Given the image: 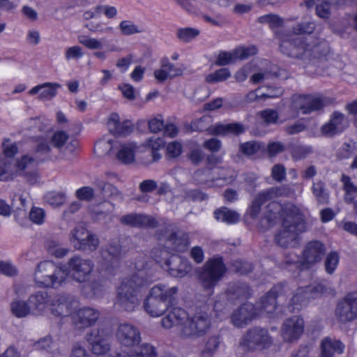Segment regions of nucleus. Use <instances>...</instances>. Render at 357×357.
Here are the masks:
<instances>
[{
	"instance_id": "nucleus-1",
	"label": "nucleus",
	"mask_w": 357,
	"mask_h": 357,
	"mask_svg": "<svg viewBox=\"0 0 357 357\" xmlns=\"http://www.w3.org/2000/svg\"><path fill=\"white\" fill-rule=\"evenodd\" d=\"M314 29L313 23L298 24L292 34L278 35L280 51L289 56L303 60L324 59L329 53L328 45L324 42L312 44L311 38L302 36L312 33Z\"/></svg>"
},
{
	"instance_id": "nucleus-2",
	"label": "nucleus",
	"mask_w": 357,
	"mask_h": 357,
	"mask_svg": "<svg viewBox=\"0 0 357 357\" xmlns=\"http://www.w3.org/2000/svg\"><path fill=\"white\" fill-rule=\"evenodd\" d=\"M27 130L40 132L36 136V145L34 151L35 165L38 162L55 160L56 154L53 148L60 149L68 139V134L62 130H50L47 123L40 118L30 119L24 123Z\"/></svg>"
},
{
	"instance_id": "nucleus-3",
	"label": "nucleus",
	"mask_w": 357,
	"mask_h": 357,
	"mask_svg": "<svg viewBox=\"0 0 357 357\" xmlns=\"http://www.w3.org/2000/svg\"><path fill=\"white\" fill-rule=\"evenodd\" d=\"M162 324L167 328L176 325H184L183 335L185 337H198L208 330L210 322L206 314H197L190 320L188 319L186 312L179 307L173 308L162 320Z\"/></svg>"
},
{
	"instance_id": "nucleus-4",
	"label": "nucleus",
	"mask_w": 357,
	"mask_h": 357,
	"mask_svg": "<svg viewBox=\"0 0 357 357\" xmlns=\"http://www.w3.org/2000/svg\"><path fill=\"white\" fill-rule=\"evenodd\" d=\"M116 337L123 347V352L116 357H155L153 347L149 344L138 346L140 336L137 330L130 324L119 326Z\"/></svg>"
},
{
	"instance_id": "nucleus-5",
	"label": "nucleus",
	"mask_w": 357,
	"mask_h": 357,
	"mask_svg": "<svg viewBox=\"0 0 357 357\" xmlns=\"http://www.w3.org/2000/svg\"><path fill=\"white\" fill-rule=\"evenodd\" d=\"M282 229L276 235L275 239L282 246H287L296 239L297 235L305 231L306 227L300 209L289 205L282 209L280 214Z\"/></svg>"
},
{
	"instance_id": "nucleus-6",
	"label": "nucleus",
	"mask_w": 357,
	"mask_h": 357,
	"mask_svg": "<svg viewBox=\"0 0 357 357\" xmlns=\"http://www.w3.org/2000/svg\"><path fill=\"white\" fill-rule=\"evenodd\" d=\"M146 283L144 271H139L136 275L123 280L117 290L119 305L126 310H133L139 303L142 290Z\"/></svg>"
},
{
	"instance_id": "nucleus-7",
	"label": "nucleus",
	"mask_w": 357,
	"mask_h": 357,
	"mask_svg": "<svg viewBox=\"0 0 357 357\" xmlns=\"http://www.w3.org/2000/svg\"><path fill=\"white\" fill-rule=\"evenodd\" d=\"M280 287H275L268 294L263 297L255 307L252 304L246 303L238 311L235 312L232 316V321L234 325L238 327L243 326L247 321H250L254 317L264 313H272L276 309L275 298L276 292Z\"/></svg>"
},
{
	"instance_id": "nucleus-8",
	"label": "nucleus",
	"mask_w": 357,
	"mask_h": 357,
	"mask_svg": "<svg viewBox=\"0 0 357 357\" xmlns=\"http://www.w3.org/2000/svg\"><path fill=\"white\" fill-rule=\"evenodd\" d=\"M24 175L32 182L37 176L35 160L33 157L25 155L13 163L10 161H0V181H7L13 180L18 176Z\"/></svg>"
},
{
	"instance_id": "nucleus-9",
	"label": "nucleus",
	"mask_w": 357,
	"mask_h": 357,
	"mask_svg": "<svg viewBox=\"0 0 357 357\" xmlns=\"http://www.w3.org/2000/svg\"><path fill=\"white\" fill-rule=\"evenodd\" d=\"M67 275L66 269L56 266L51 261H43L38 264L33 280L38 287L56 288L65 282Z\"/></svg>"
},
{
	"instance_id": "nucleus-10",
	"label": "nucleus",
	"mask_w": 357,
	"mask_h": 357,
	"mask_svg": "<svg viewBox=\"0 0 357 357\" xmlns=\"http://www.w3.org/2000/svg\"><path fill=\"white\" fill-rule=\"evenodd\" d=\"M29 302L31 305L33 314H42L50 310L54 315L63 317H67L70 313L69 305L73 304L65 296H61L49 304L46 293L31 295Z\"/></svg>"
},
{
	"instance_id": "nucleus-11",
	"label": "nucleus",
	"mask_w": 357,
	"mask_h": 357,
	"mask_svg": "<svg viewBox=\"0 0 357 357\" xmlns=\"http://www.w3.org/2000/svg\"><path fill=\"white\" fill-rule=\"evenodd\" d=\"M177 291L176 287L165 289L164 286L156 285L150 291L144 307L146 311L152 317H159L167 308V301Z\"/></svg>"
},
{
	"instance_id": "nucleus-12",
	"label": "nucleus",
	"mask_w": 357,
	"mask_h": 357,
	"mask_svg": "<svg viewBox=\"0 0 357 357\" xmlns=\"http://www.w3.org/2000/svg\"><path fill=\"white\" fill-rule=\"evenodd\" d=\"M78 42L86 48L93 51V56L99 60L105 61L110 52H119L120 49L114 44L109 43L104 38H95L86 35H80Z\"/></svg>"
},
{
	"instance_id": "nucleus-13",
	"label": "nucleus",
	"mask_w": 357,
	"mask_h": 357,
	"mask_svg": "<svg viewBox=\"0 0 357 357\" xmlns=\"http://www.w3.org/2000/svg\"><path fill=\"white\" fill-rule=\"evenodd\" d=\"M335 318L341 324L351 321L357 318V294H349L337 303Z\"/></svg>"
},
{
	"instance_id": "nucleus-14",
	"label": "nucleus",
	"mask_w": 357,
	"mask_h": 357,
	"mask_svg": "<svg viewBox=\"0 0 357 357\" xmlns=\"http://www.w3.org/2000/svg\"><path fill=\"white\" fill-rule=\"evenodd\" d=\"M70 241L79 250H94L99 245L98 237L83 226H77L71 231Z\"/></svg>"
},
{
	"instance_id": "nucleus-15",
	"label": "nucleus",
	"mask_w": 357,
	"mask_h": 357,
	"mask_svg": "<svg viewBox=\"0 0 357 357\" xmlns=\"http://www.w3.org/2000/svg\"><path fill=\"white\" fill-rule=\"evenodd\" d=\"M324 102L319 97L313 96L294 95L291 98L290 109L291 116H294L299 112L307 114L314 110L321 109Z\"/></svg>"
},
{
	"instance_id": "nucleus-16",
	"label": "nucleus",
	"mask_w": 357,
	"mask_h": 357,
	"mask_svg": "<svg viewBox=\"0 0 357 357\" xmlns=\"http://www.w3.org/2000/svg\"><path fill=\"white\" fill-rule=\"evenodd\" d=\"M240 344L250 349H264L270 347L272 339L266 330L255 328L250 330L242 338Z\"/></svg>"
},
{
	"instance_id": "nucleus-17",
	"label": "nucleus",
	"mask_w": 357,
	"mask_h": 357,
	"mask_svg": "<svg viewBox=\"0 0 357 357\" xmlns=\"http://www.w3.org/2000/svg\"><path fill=\"white\" fill-rule=\"evenodd\" d=\"M225 273V268L220 258L208 261L200 279L206 288L213 287Z\"/></svg>"
},
{
	"instance_id": "nucleus-18",
	"label": "nucleus",
	"mask_w": 357,
	"mask_h": 357,
	"mask_svg": "<svg viewBox=\"0 0 357 357\" xmlns=\"http://www.w3.org/2000/svg\"><path fill=\"white\" fill-rule=\"evenodd\" d=\"M291 188L281 186L272 188L266 192L259 194L253 201L248 213L252 217H255L259 211L260 205L268 200H273L280 197H287L292 195Z\"/></svg>"
},
{
	"instance_id": "nucleus-19",
	"label": "nucleus",
	"mask_w": 357,
	"mask_h": 357,
	"mask_svg": "<svg viewBox=\"0 0 357 357\" xmlns=\"http://www.w3.org/2000/svg\"><path fill=\"white\" fill-rule=\"evenodd\" d=\"M69 272L71 277L79 282H83L89 279L93 269V264L90 260L79 257H73L69 262Z\"/></svg>"
},
{
	"instance_id": "nucleus-20",
	"label": "nucleus",
	"mask_w": 357,
	"mask_h": 357,
	"mask_svg": "<svg viewBox=\"0 0 357 357\" xmlns=\"http://www.w3.org/2000/svg\"><path fill=\"white\" fill-rule=\"evenodd\" d=\"M226 172L224 169L214 167L204 172H197L195 177L200 183H206L208 187L221 186L223 183H229L233 180L231 178L225 177Z\"/></svg>"
},
{
	"instance_id": "nucleus-21",
	"label": "nucleus",
	"mask_w": 357,
	"mask_h": 357,
	"mask_svg": "<svg viewBox=\"0 0 357 357\" xmlns=\"http://www.w3.org/2000/svg\"><path fill=\"white\" fill-rule=\"evenodd\" d=\"M291 299L289 311L299 310L305 304V299H314L325 294L326 287L321 284L314 287L307 288L305 291L301 289Z\"/></svg>"
},
{
	"instance_id": "nucleus-22",
	"label": "nucleus",
	"mask_w": 357,
	"mask_h": 357,
	"mask_svg": "<svg viewBox=\"0 0 357 357\" xmlns=\"http://www.w3.org/2000/svg\"><path fill=\"white\" fill-rule=\"evenodd\" d=\"M140 152L139 146L133 142L118 140L116 142L114 155L116 159L122 163H133L137 153Z\"/></svg>"
},
{
	"instance_id": "nucleus-23",
	"label": "nucleus",
	"mask_w": 357,
	"mask_h": 357,
	"mask_svg": "<svg viewBox=\"0 0 357 357\" xmlns=\"http://www.w3.org/2000/svg\"><path fill=\"white\" fill-rule=\"evenodd\" d=\"M257 53L255 46L239 47L232 52H220L215 63L218 66H225L235 62L237 59H245Z\"/></svg>"
},
{
	"instance_id": "nucleus-24",
	"label": "nucleus",
	"mask_w": 357,
	"mask_h": 357,
	"mask_svg": "<svg viewBox=\"0 0 357 357\" xmlns=\"http://www.w3.org/2000/svg\"><path fill=\"white\" fill-rule=\"evenodd\" d=\"M68 301L72 302L73 304L69 305L70 313L67 316H72V319L77 327L90 326L98 318V312L91 308H84L76 313H73L72 308L77 307V303L69 299Z\"/></svg>"
},
{
	"instance_id": "nucleus-25",
	"label": "nucleus",
	"mask_w": 357,
	"mask_h": 357,
	"mask_svg": "<svg viewBox=\"0 0 357 357\" xmlns=\"http://www.w3.org/2000/svg\"><path fill=\"white\" fill-rule=\"evenodd\" d=\"M304 322L299 317L287 319L282 328V336L284 341L293 342L298 340L303 332Z\"/></svg>"
},
{
	"instance_id": "nucleus-26",
	"label": "nucleus",
	"mask_w": 357,
	"mask_h": 357,
	"mask_svg": "<svg viewBox=\"0 0 357 357\" xmlns=\"http://www.w3.org/2000/svg\"><path fill=\"white\" fill-rule=\"evenodd\" d=\"M60 84L56 82H45L32 87L29 91L30 96H36L41 100H50L57 94Z\"/></svg>"
},
{
	"instance_id": "nucleus-27",
	"label": "nucleus",
	"mask_w": 357,
	"mask_h": 357,
	"mask_svg": "<svg viewBox=\"0 0 357 357\" xmlns=\"http://www.w3.org/2000/svg\"><path fill=\"white\" fill-rule=\"evenodd\" d=\"M87 340L91 345L92 351L96 355L106 353L109 348V336L103 331H94L87 336Z\"/></svg>"
},
{
	"instance_id": "nucleus-28",
	"label": "nucleus",
	"mask_w": 357,
	"mask_h": 357,
	"mask_svg": "<svg viewBox=\"0 0 357 357\" xmlns=\"http://www.w3.org/2000/svg\"><path fill=\"white\" fill-rule=\"evenodd\" d=\"M348 125L344 115L339 112H334L330 121L321 128V132L326 136H333L342 132Z\"/></svg>"
},
{
	"instance_id": "nucleus-29",
	"label": "nucleus",
	"mask_w": 357,
	"mask_h": 357,
	"mask_svg": "<svg viewBox=\"0 0 357 357\" xmlns=\"http://www.w3.org/2000/svg\"><path fill=\"white\" fill-rule=\"evenodd\" d=\"M182 74V70L170 63L167 58L161 60V67L154 71V77L158 82H163Z\"/></svg>"
},
{
	"instance_id": "nucleus-30",
	"label": "nucleus",
	"mask_w": 357,
	"mask_h": 357,
	"mask_svg": "<svg viewBox=\"0 0 357 357\" xmlns=\"http://www.w3.org/2000/svg\"><path fill=\"white\" fill-rule=\"evenodd\" d=\"M107 126L109 131L115 135H126L131 131V123L130 121H121L116 113L109 115Z\"/></svg>"
},
{
	"instance_id": "nucleus-31",
	"label": "nucleus",
	"mask_w": 357,
	"mask_h": 357,
	"mask_svg": "<svg viewBox=\"0 0 357 357\" xmlns=\"http://www.w3.org/2000/svg\"><path fill=\"white\" fill-rule=\"evenodd\" d=\"M119 181V176L115 173L107 172L96 181L97 186L102 191L105 197L116 196L119 190L113 184Z\"/></svg>"
},
{
	"instance_id": "nucleus-32",
	"label": "nucleus",
	"mask_w": 357,
	"mask_h": 357,
	"mask_svg": "<svg viewBox=\"0 0 357 357\" xmlns=\"http://www.w3.org/2000/svg\"><path fill=\"white\" fill-rule=\"evenodd\" d=\"M164 268H169L174 276L183 277L190 270V266L187 260H181L177 257H173L171 260L166 261L162 264Z\"/></svg>"
},
{
	"instance_id": "nucleus-33",
	"label": "nucleus",
	"mask_w": 357,
	"mask_h": 357,
	"mask_svg": "<svg viewBox=\"0 0 357 357\" xmlns=\"http://www.w3.org/2000/svg\"><path fill=\"white\" fill-rule=\"evenodd\" d=\"M118 140H114L109 136L104 137L96 142L94 146V152L98 157H103L105 155H114L116 149V142Z\"/></svg>"
},
{
	"instance_id": "nucleus-34",
	"label": "nucleus",
	"mask_w": 357,
	"mask_h": 357,
	"mask_svg": "<svg viewBox=\"0 0 357 357\" xmlns=\"http://www.w3.org/2000/svg\"><path fill=\"white\" fill-rule=\"evenodd\" d=\"M165 142L162 138L159 137H151L146 141L139 146L141 152H144L147 149L151 150L152 160L156 161L160 158V154L157 151L163 147Z\"/></svg>"
},
{
	"instance_id": "nucleus-35",
	"label": "nucleus",
	"mask_w": 357,
	"mask_h": 357,
	"mask_svg": "<svg viewBox=\"0 0 357 357\" xmlns=\"http://www.w3.org/2000/svg\"><path fill=\"white\" fill-rule=\"evenodd\" d=\"M343 349L344 346L340 341L327 337L321 342V357H332L335 353H342Z\"/></svg>"
},
{
	"instance_id": "nucleus-36",
	"label": "nucleus",
	"mask_w": 357,
	"mask_h": 357,
	"mask_svg": "<svg viewBox=\"0 0 357 357\" xmlns=\"http://www.w3.org/2000/svg\"><path fill=\"white\" fill-rule=\"evenodd\" d=\"M324 246L321 243L314 241L310 243L303 252L307 263H314L321 259L324 253Z\"/></svg>"
},
{
	"instance_id": "nucleus-37",
	"label": "nucleus",
	"mask_w": 357,
	"mask_h": 357,
	"mask_svg": "<svg viewBox=\"0 0 357 357\" xmlns=\"http://www.w3.org/2000/svg\"><path fill=\"white\" fill-rule=\"evenodd\" d=\"M244 131L239 123L215 124L210 128V132L214 135H238Z\"/></svg>"
},
{
	"instance_id": "nucleus-38",
	"label": "nucleus",
	"mask_w": 357,
	"mask_h": 357,
	"mask_svg": "<svg viewBox=\"0 0 357 357\" xmlns=\"http://www.w3.org/2000/svg\"><path fill=\"white\" fill-rule=\"evenodd\" d=\"M283 89L282 88H277L275 93H264L261 88L255 91H250L246 96L248 102L261 101L267 98H275L282 96Z\"/></svg>"
},
{
	"instance_id": "nucleus-39",
	"label": "nucleus",
	"mask_w": 357,
	"mask_h": 357,
	"mask_svg": "<svg viewBox=\"0 0 357 357\" xmlns=\"http://www.w3.org/2000/svg\"><path fill=\"white\" fill-rule=\"evenodd\" d=\"M215 218L217 220L226 222L227 224H234L238 222L240 215L234 211L227 208H222L216 210L214 212Z\"/></svg>"
},
{
	"instance_id": "nucleus-40",
	"label": "nucleus",
	"mask_w": 357,
	"mask_h": 357,
	"mask_svg": "<svg viewBox=\"0 0 357 357\" xmlns=\"http://www.w3.org/2000/svg\"><path fill=\"white\" fill-rule=\"evenodd\" d=\"M12 313L17 317L22 318L32 314L31 305L21 300H15L11 303Z\"/></svg>"
},
{
	"instance_id": "nucleus-41",
	"label": "nucleus",
	"mask_w": 357,
	"mask_h": 357,
	"mask_svg": "<svg viewBox=\"0 0 357 357\" xmlns=\"http://www.w3.org/2000/svg\"><path fill=\"white\" fill-rule=\"evenodd\" d=\"M342 181L345 192L344 199L347 202H352L357 197V187L355 186L347 176H342Z\"/></svg>"
},
{
	"instance_id": "nucleus-42",
	"label": "nucleus",
	"mask_w": 357,
	"mask_h": 357,
	"mask_svg": "<svg viewBox=\"0 0 357 357\" xmlns=\"http://www.w3.org/2000/svg\"><path fill=\"white\" fill-rule=\"evenodd\" d=\"M200 33L198 29L192 27H185L178 29L177 36L183 42H190L197 38Z\"/></svg>"
},
{
	"instance_id": "nucleus-43",
	"label": "nucleus",
	"mask_w": 357,
	"mask_h": 357,
	"mask_svg": "<svg viewBox=\"0 0 357 357\" xmlns=\"http://www.w3.org/2000/svg\"><path fill=\"white\" fill-rule=\"evenodd\" d=\"M119 29L122 35L130 36L141 31L138 25L130 20H123L119 24Z\"/></svg>"
},
{
	"instance_id": "nucleus-44",
	"label": "nucleus",
	"mask_w": 357,
	"mask_h": 357,
	"mask_svg": "<svg viewBox=\"0 0 357 357\" xmlns=\"http://www.w3.org/2000/svg\"><path fill=\"white\" fill-rule=\"evenodd\" d=\"M261 119L266 123H281L283 122L277 111L272 109H266L259 113Z\"/></svg>"
},
{
	"instance_id": "nucleus-45",
	"label": "nucleus",
	"mask_w": 357,
	"mask_h": 357,
	"mask_svg": "<svg viewBox=\"0 0 357 357\" xmlns=\"http://www.w3.org/2000/svg\"><path fill=\"white\" fill-rule=\"evenodd\" d=\"M148 127L151 132H158L165 128L164 118L161 114L151 116L148 120Z\"/></svg>"
},
{
	"instance_id": "nucleus-46",
	"label": "nucleus",
	"mask_w": 357,
	"mask_h": 357,
	"mask_svg": "<svg viewBox=\"0 0 357 357\" xmlns=\"http://www.w3.org/2000/svg\"><path fill=\"white\" fill-rule=\"evenodd\" d=\"M231 75L230 72L227 68H221L215 72L209 74L206 77V81L208 83H215L223 82Z\"/></svg>"
},
{
	"instance_id": "nucleus-47",
	"label": "nucleus",
	"mask_w": 357,
	"mask_h": 357,
	"mask_svg": "<svg viewBox=\"0 0 357 357\" xmlns=\"http://www.w3.org/2000/svg\"><path fill=\"white\" fill-rule=\"evenodd\" d=\"M3 153L6 158H13L19 151L17 143L9 139H4L2 142Z\"/></svg>"
},
{
	"instance_id": "nucleus-48",
	"label": "nucleus",
	"mask_w": 357,
	"mask_h": 357,
	"mask_svg": "<svg viewBox=\"0 0 357 357\" xmlns=\"http://www.w3.org/2000/svg\"><path fill=\"white\" fill-rule=\"evenodd\" d=\"M169 241L174 245V249L181 252L183 251L189 243L187 236L181 234L178 236L177 234L172 236Z\"/></svg>"
},
{
	"instance_id": "nucleus-49",
	"label": "nucleus",
	"mask_w": 357,
	"mask_h": 357,
	"mask_svg": "<svg viewBox=\"0 0 357 357\" xmlns=\"http://www.w3.org/2000/svg\"><path fill=\"white\" fill-rule=\"evenodd\" d=\"M339 264V256L335 252H330L325 260V268L328 273H333Z\"/></svg>"
},
{
	"instance_id": "nucleus-50",
	"label": "nucleus",
	"mask_w": 357,
	"mask_h": 357,
	"mask_svg": "<svg viewBox=\"0 0 357 357\" xmlns=\"http://www.w3.org/2000/svg\"><path fill=\"white\" fill-rule=\"evenodd\" d=\"M146 217L142 215L130 214L122 218L123 223L131 225H141L146 223Z\"/></svg>"
},
{
	"instance_id": "nucleus-51",
	"label": "nucleus",
	"mask_w": 357,
	"mask_h": 357,
	"mask_svg": "<svg viewBox=\"0 0 357 357\" xmlns=\"http://www.w3.org/2000/svg\"><path fill=\"white\" fill-rule=\"evenodd\" d=\"M118 89L122 96L128 100H134L136 96V91L134 86L128 83H123L119 85Z\"/></svg>"
},
{
	"instance_id": "nucleus-52",
	"label": "nucleus",
	"mask_w": 357,
	"mask_h": 357,
	"mask_svg": "<svg viewBox=\"0 0 357 357\" xmlns=\"http://www.w3.org/2000/svg\"><path fill=\"white\" fill-rule=\"evenodd\" d=\"M29 218L33 223L41 225L45 221V211L40 208L33 207L30 211Z\"/></svg>"
},
{
	"instance_id": "nucleus-53",
	"label": "nucleus",
	"mask_w": 357,
	"mask_h": 357,
	"mask_svg": "<svg viewBox=\"0 0 357 357\" xmlns=\"http://www.w3.org/2000/svg\"><path fill=\"white\" fill-rule=\"evenodd\" d=\"M133 61L132 54L127 55L124 57L119 59L116 61V66L121 73H126L130 68Z\"/></svg>"
},
{
	"instance_id": "nucleus-54",
	"label": "nucleus",
	"mask_w": 357,
	"mask_h": 357,
	"mask_svg": "<svg viewBox=\"0 0 357 357\" xmlns=\"http://www.w3.org/2000/svg\"><path fill=\"white\" fill-rule=\"evenodd\" d=\"M260 146L255 142H249L242 144L240 146L241 151L248 155H251L259 151Z\"/></svg>"
},
{
	"instance_id": "nucleus-55",
	"label": "nucleus",
	"mask_w": 357,
	"mask_h": 357,
	"mask_svg": "<svg viewBox=\"0 0 357 357\" xmlns=\"http://www.w3.org/2000/svg\"><path fill=\"white\" fill-rule=\"evenodd\" d=\"M182 152V146L180 142H172L167 146V153L170 158H176Z\"/></svg>"
},
{
	"instance_id": "nucleus-56",
	"label": "nucleus",
	"mask_w": 357,
	"mask_h": 357,
	"mask_svg": "<svg viewBox=\"0 0 357 357\" xmlns=\"http://www.w3.org/2000/svg\"><path fill=\"white\" fill-rule=\"evenodd\" d=\"M48 251L51 255L56 257H63L68 252L66 249L62 248L59 244L54 241L49 243Z\"/></svg>"
},
{
	"instance_id": "nucleus-57",
	"label": "nucleus",
	"mask_w": 357,
	"mask_h": 357,
	"mask_svg": "<svg viewBox=\"0 0 357 357\" xmlns=\"http://www.w3.org/2000/svg\"><path fill=\"white\" fill-rule=\"evenodd\" d=\"M47 201L52 206H59L64 203L66 199L63 194L50 192L46 196Z\"/></svg>"
},
{
	"instance_id": "nucleus-58",
	"label": "nucleus",
	"mask_w": 357,
	"mask_h": 357,
	"mask_svg": "<svg viewBox=\"0 0 357 357\" xmlns=\"http://www.w3.org/2000/svg\"><path fill=\"white\" fill-rule=\"evenodd\" d=\"M94 195V192L92 188L84 186L80 188L76 191V196L80 200L88 201L91 199Z\"/></svg>"
},
{
	"instance_id": "nucleus-59",
	"label": "nucleus",
	"mask_w": 357,
	"mask_h": 357,
	"mask_svg": "<svg viewBox=\"0 0 357 357\" xmlns=\"http://www.w3.org/2000/svg\"><path fill=\"white\" fill-rule=\"evenodd\" d=\"M312 190L314 195L316 196L319 202H325L327 200L328 195L324 190L322 183L318 182L314 183Z\"/></svg>"
},
{
	"instance_id": "nucleus-60",
	"label": "nucleus",
	"mask_w": 357,
	"mask_h": 357,
	"mask_svg": "<svg viewBox=\"0 0 357 357\" xmlns=\"http://www.w3.org/2000/svg\"><path fill=\"white\" fill-rule=\"evenodd\" d=\"M84 52L82 49L79 46H73L68 47L66 51V58L68 60L77 59L82 57Z\"/></svg>"
},
{
	"instance_id": "nucleus-61",
	"label": "nucleus",
	"mask_w": 357,
	"mask_h": 357,
	"mask_svg": "<svg viewBox=\"0 0 357 357\" xmlns=\"http://www.w3.org/2000/svg\"><path fill=\"white\" fill-rule=\"evenodd\" d=\"M100 13H103L108 19H114L118 14L117 8L114 6L109 5H100L98 6Z\"/></svg>"
},
{
	"instance_id": "nucleus-62",
	"label": "nucleus",
	"mask_w": 357,
	"mask_h": 357,
	"mask_svg": "<svg viewBox=\"0 0 357 357\" xmlns=\"http://www.w3.org/2000/svg\"><path fill=\"white\" fill-rule=\"evenodd\" d=\"M316 10L318 16L322 18H326L329 15L330 6L324 0H319Z\"/></svg>"
},
{
	"instance_id": "nucleus-63",
	"label": "nucleus",
	"mask_w": 357,
	"mask_h": 357,
	"mask_svg": "<svg viewBox=\"0 0 357 357\" xmlns=\"http://www.w3.org/2000/svg\"><path fill=\"white\" fill-rule=\"evenodd\" d=\"M92 32H97L100 33H109L113 31V27L106 25L103 22H99L96 24H91L89 28Z\"/></svg>"
},
{
	"instance_id": "nucleus-64",
	"label": "nucleus",
	"mask_w": 357,
	"mask_h": 357,
	"mask_svg": "<svg viewBox=\"0 0 357 357\" xmlns=\"http://www.w3.org/2000/svg\"><path fill=\"white\" fill-rule=\"evenodd\" d=\"M145 68L142 66H137L131 72L130 77L135 82L142 81L144 78Z\"/></svg>"
}]
</instances>
